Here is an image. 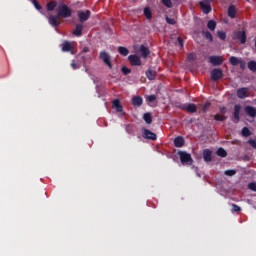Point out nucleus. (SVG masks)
I'll use <instances>...</instances> for the list:
<instances>
[{"instance_id": "f257e3e1", "label": "nucleus", "mask_w": 256, "mask_h": 256, "mask_svg": "<svg viewBox=\"0 0 256 256\" xmlns=\"http://www.w3.org/2000/svg\"><path fill=\"white\" fill-rule=\"evenodd\" d=\"M73 15V11L67 4H59L57 8V16L62 18V19H69Z\"/></svg>"}, {"instance_id": "f03ea898", "label": "nucleus", "mask_w": 256, "mask_h": 256, "mask_svg": "<svg viewBox=\"0 0 256 256\" xmlns=\"http://www.w3.org/2000/svg\"><path fill=\"white\" fill-rule=\"evenodd\" d=\"M182 165H193V157L186 151H178Z\"/></svg>"}, {"instance_id": "7ed1b4c3", "label": "nucleus", "mask_w": 256, "mask_h": 256, "mask_svg": "<svg viewBox=\"0 0 256 256\" xmlns=\"http://www.w3.org/2000/svg\"><path fill=\"white\" fill-rule=\"evenodd\" d=\"M99 59H101L104 65H106L108 68L113 69V64L111 63V55H109L108 52L106 51L100 52Z\"/></svg>"}, {"instance_id": "20e7f679", "label": "nucleus", "mask_w": 256, "mask_h": 256, "mask_svg": "<svg viewBox=\"0 0 256 256\" xmlns=\"http://www.w3.org/2000/svg\"><path fill=\"white\" fill-rule=\"evenodd\" d=\"M233 39L240 41L241 45H245L247 43V32L243 31H236L234 32Z\"/></svg>"}, {"instance_id": "39448f33", "label": "nucleus", "mask_w": 256, "mask_h": 256, "mask_svg": "<svg viewBox=\"0 0 256 256\" xmlns=\"http://www.w3.org/2000/svg\"><path fill=\"white\" fill-rule=\"evenodd\" d=\"M211 79L212 81H219L223 79V70L219 68H214L211 71Z\"/></svg>"}, {"instance_id": "423d86ee", "label": "nucleus", "mask_w": 256, "mask_h": 256, "mask_svg": "<svg viewBox=\"0 0 256 256\" xmlns=\"http://www.w3.org/2000/svg\"><path fill=\"white\" fill-rule=\"evenodd\" d=\"M236 95L238 99H247V97H249L250 95L249 88L247 87L239 88L236 92Z\"/></svg>"}, {"instance_id": "0eeeda50", "label": "nucleus", "mask_w": 256, "mask_h": 256, "mask_svg": "<svg viewBox=\"0 0 256 256\" xmlns=\"http://www.w3.org/2000/svg\"><path fill=\"white\" fill-rule=\"evenodd\" d=\"M142 136L144 139H149L150 141H157V134L153 133L151 130L144 128Z\"/></svg>"}, {"instance_id": "6e6552de", "label": "nucleus", "mask_w": 256, "mask_h": 256, "mask_svg": "<svg viewBox=\"0 0 256 256\" xmlns=\"http://www.w3.org/2000/svg\"><path fill=\"white\" fill-rule=\"evenodd\" d=\"M89 17H91V11L86 10V11H79L78 12V19L80 23H85V21L89 20Z\"/></svg>"}, {"instance_id": "1a4fd4ad", "label": "nucleus", "mask_w": 256, "mask_h": 256, "mask_svg": "<svg viewBox=\"0 0 256 256\" xmlns=\"http://www.w3.org/2000/svg\"><path fill=\"white\" fill-rule=\"evenodd\" d=\"M128 61L133 67H140L141 65V58L135 54L128 56Z\"/></svg>"}, {"instance_id": "9d476101", "label": "nucleus", "mask_w": 256, "mask_h": 256, "mask_svg": "<svg viewBox=\"0 0 256 256\" xmlns=\"http://www.w3.org/2000/svg\"><path fill=\"white\" fill-rule=\"evenodd\" d=\"M209 63H211V65L214 67H219V65H223V59L221 56H210Z\"/></svg>"}, {"instance_id": "9b49d317", "label": "nucleus", "mask_w": 256, "mask_h": 256, "mask_svg": "<svg viewBox=\"0 0 256 256\" xmlns=\"http://www.w3.org/2000/svg\"><path fill=\"white\" fill-rule=\"evenodd\" d=\"M59 19L60 17L58 15H51L49 16L48 21L52 27H59V25H61Z\"/></svg>"}, {"instance_id": "f8f14e48", "label": "nucleus", "mask_w": 256, "mask_h": 256, "mask_svg": "<svg viewBox=\"0 0 256 256\" xmlns=\"http://www.w3.org/2000/svg\"><path fill=\"white\" fill-rule=\"evenodd\" d=\"M213 152L209 149L203 150V159L206 163H211L213 161Z\"/></svg>"}, {"instance_id": "ddd939ff", "label": "nucleus", "mask_w": 256, "mask_h": 256, "mask_svg": "<svg viewBox=\"0 0 256 256\" xmlns=\"http://www.w3.org/2000/svg\"><path fill=\"white\" fill-rule=\"evenodd\" d=\"M146 77L149 79V81H155L157 78V71H155L153 68H148L146 70Z\"/></svg>"}, {"instance_id": "4468645a", "label": "nucleus", "mask_w": 256, "mask_h": 256, "mask_svg": "<svg viewBox=\"0 0 256 256\" xmlns=\"http://www.w3.org/2000/svg\"><path fill=\"white\" fill-rule=\"evenodd\" d=\"M200 8L202 9V12L205 15H209V13H211L212 8H211V4L209 3H205V2H199Z\"/></svg>"}, {"instance_id": "2eb2a0df", "label": "nucleus", "mask_w": 256, "mask_h": 256, "mask_svg": "<svg viewBox=\"0 0 256 256\" xmlns=\"http://www.w3.org/2000/svg\"><path fill=\"white\" fill-rule=\"evenodd\" d=\"M244 111L246 114H248L249 117H252L254 119V117H256V108L253 106H246L244 108Z\"/></svg>"}, {"instance_id": "dca6fc26", "label": "nucleus", "mask_w": 256, "mask_h": 256, "mask_svg": "<svg viewBox=\"0 0 256 256\" xmlns=\"http://www.w3.org/2000/svg\"><path fill=\"white\" fill-rule=\"evenodd\" d=\"M181 109H184L188 113H197V106L195 104H187L182 106Z\"/></svg>"}, {"instance_id": "f3484780", "label": "nucleus", "mask_w": 256, "mask_h": 256, "mask_svg": "<svg viewBox=\"0 0 256 256\" xmlns=\"http://www.w3.org/2000/svg\"><path fill=\"white\" fill-rule=\"evenodd\" d=\"M228 17H230V19H235V17H237V9L234 5L228 7Z\"/></svg>"}, {"instance_id": "a211bd4d", "label": "nucleus", "mask_w": 256, "mask_h": 256, "mask_svg": "<svg viewBox=\"0 0 256 256\" xmlns=\"http://www.w3.org/2000/svg\"><path fill=\"white\" fill-rule=\"evenodd\" d=\"M132 105L134 107H141L143 105V98L141 96H135L132 98Z\"/></svg>"}, {"instance_id": "6ab92c4d", "label": "nucleus", "mask_w": 256, "mask_h": 256, "mask_svg": "<svg viewBox=\"0 0 256 256\" xmlns=\"http://www.w3.org/2000/svg\"><path fill=\"white\" fill-rule=\"evenodd\" d=\"M112 106L116 109L118 113H123V106L121 105V101L119 99H115L112 102Z\"/></svg>"}, {"instance_id": "aec40b11", "label": "nucleus", "mask_w": 256, "mask_h": 256, "mask_svg": "<svg viewBox=\"0 0 256 256\" xmlns=\"http://www.w3.org/2000/svg\"><path fill=\"white\" fill-rule=\"evenodd\" d=\"M185 145V138L178 136L174 139V146L177 148L183 147Z\"/></svg>"}, {"instance_id": "412c9836", "label": "nucleus", "mask_w": 256, "mask_h": 256, "mask_svg": "<svg viewBox=\"0 0 256 256\" xmlns=\"http://www.w3.org/2000/svg\"><path fill=\"white\" fill-rule=\"evenodd\" d=\"M72 33L75 37H81V35H83V24H77Z\"/></svg>"}, {"instance_id": "4be33fe9", "label": "nucleus", "mask_w": 256, "mask_h": 256, "mask_svg": "<svg viewBox=\"0 0 256 256\" xmlns=\"http://www.w3.org/2000/svg\"><path fill=\"white\" fill-rule=\"evenodd\" d=\"M140 53L142 54L143 59H147L149 57V54L151 51H149V48L145 45L140 46Z\"/></svg>"}, {"instance_id": "5701e85b", "label": "nucleus", "mask_w": 256, "mask_h": 256, "mask_svg": "<svg viewBox=\"0 0 256 256\" xmlns=\"http://www.w3.org/2000/svg\"><path fill=\"white\" fill-rule=\"evenodd\" d=\"M240 114H241V105L236 104L234 106V119L239 121V119H241Z\"/></svg>"}, {"instance_id": "b1692460", "label": "nucleus", "mask_w": 256, "mask_h": 256, "mask_svg": "<svg viewBox=\"0 0 256 256\" xmlns=\"http://www.w3.org/2000/svg\"><path fill=\"white\" fill-rule=\"evenodd\" d=\"M143 120L147 125H151V123H153V116L150 112H146L143 114Z\"/></svg>"}, {"instance_id": "393cba45", "label": "nucleus", "mask_w": 256, "mask_h": 256, "mask_svg": "<svg viewBox=\"0 0 256 256\" xmlns=\"http://www.w3.org/2000/svg\"><path fill=\"white\" fill-rule=\"evenodd\" d=\"M62 51L64 53H69V51H73V46L68 41L62 44Z\"/></svg>"}, {"instance_id": "a878e982", "label": "nucleus", "mask_w": 256, "mask_h": 256, "mask_svg": "<svg viewBox=\"0 0 256 256\" xmlns=\"http://www.w3.org/2000/svg\"><path fill=\"white\" fill-rule=\"evenodd\" d=\"M118 53L120 55H122L123 57H127V55H129V49H127L123 46H120V47H118Z\"/></svg>"}, {"instance_id": "bb28decb", "label": "nucleus", "mask_w": 256, "mask_h": 256, "mask_svg": "<svg viewBox=\"0 0 256 256\" xmlns=\"http://www.w3.org/2000/svg\"><path fill=\"white\" fill-rule=\"evenodd\" d=\"M47 11H55V7H57L56 1H50L47 3Z\"/></svg>"}, {"instance_id": "cd10ccee", "label": "nucleus", "mask_w": 256, "mask_h": 256, "mask_svg": "<svg viewBox=\"0 0 256 256\" xmlns=\"http://www.w3.org/2000/svg\"><path fill=\"white\" fill-rule=\"evenodd\" d=\"M207 27L208 29H210V31H215L217 27V22H215V20H209L207 23Z\"/></svg>"}, {"instance_id": "c85d7f7f", "label": "nucleus", "mask_w": 256, "mask_h": 256, "mask_svg": "<svg viewBox=\"0 0 256 256\" xmlns=\"http://www.w3.org/2000/svg\"><path fill=\"white\" fill-rule=\"evenodd\" d=\"M144 15H145L146 19H152L153 13L151 12V8H149V7L144 8Z\"/></svg>"}, {"instance_id": "c756f323", "label": "nucleus", "mask_w": 256, "mask_h": 256, "mask_svg": "<svg viewBox=\"0 0 256 256\" xmlns=\"http://www.w3.org/2000/svg\"><path fill=\"white\" fill-rule=\"evenodd\" d=\"M229 61L230 63L233 65V66H237L239 65V63H241V60H239V58L235 57V56H232L229 58Z\"/></svg>"}, {"instance_id": "7c9ffc66", "label": "nucleus", "mask_w": 256, "mask_h": 256, "mask_svg": "<svg viewBox=\"0 0 256 256\" xmlns=\"http://www.w3.org/2000/svg\"><path fill=\"white\" fill-rule=\"evenodd\" d=\"M216 155H218V157H226L227 151L223 148H218V150L216 151Z\"/></svg>"}, {"instance_id": "2f4dec72", "label": "nucleus", "mask_w": 256, "mask_h": 256, "mask_svg": "<svg viewBox=\"0 0 256 256\" xmlns=\"http://www.w3.org/2000/svg\"><path fill=\"white\" fill-rule=\"evenodd\" d=\"M202 35L207 39L208 41H213V35L209 31H202Z\"/></svg>"}, {"instance_id": "473e14b6", "label": "nucleus", "mask_w": 256, "mask_h": 256, "mask_svg": "<svg viewBox=\"0 0 256 256\" xmlns=\"http://www.w3.org/2000/svg\"><path fill=\"white\" fill-rule=\"evenodd\" d=\"M214 120L215 121H227V116L225 115H219V114H215L214 115Z\"/></svg>"}, {"instance_id": "72a5a7b5", "label": "nucleus", "mask_w": 256, "mask_h": 256, "mask_svg": "<svg viewBox=\"0 0 256 256\" xmlns=\"http://www.w3.org/2000/svg\"><path fill=\"white\" fill-rule=\"evenodd\" d=\"M251 130H249L247 127L242 128V136L243 137H250Z\"/></svg>"}, {"instance_id": "f704fd0d", "label": "nucleus", "mask_w": 256, "mask_h": 256, "mask_svg": "<svg viewBox=\"0 0 256 256\" xmlns=\"http://www.w3.org/2000/svg\"><path fill=\"white\" fill-rule=\"evenodd\" d=\"M248 69H250V71H256V62L253 60L248 62Z\"/></svg>"}, {"instance_id": "c9c22d12", "label": "nucleus", "mask_w": 256, "mask_h": 256, "mask_svg": "<svg viewBox=\"0 0 256 256\" xmlns=\"http://www.w3.org/2000/svg\"><path fill=\"white\" fill-rule=\"evenodd\" d=\"M163 5H165V7H167L168 9H171V7H173V2H171V0H161Z\"/></svg>"}, {"instance_id": "e433bc0d", "label": "nucleus", "mask_w": 256, "mask_h": 256, "mask_svg": "<svg viewBox=\"0 0 256 256\" xmlns=\"http://www.w3.org/2000/svg\"><path fill=\"white\" fill-rule=\"evenodd\" d=\"M224 175H227L228 177H233V175H237V170H226L224 172Z\"/></svg>"}, {"instance_id": "4c0bfd02", "label": "nucleus", "mask_w": 256, "mask_h": 256, "mask_svg": "<svg viewBox=\"0 0 256 256\" xmlns=\"http://www.w3.org/2000/svg\"><path fill=\"white\" fill-rule=\"evenodd\" d=\"M218 37L221 41H225V39H227V34L224 31H218Z\"/></svg>"}, {"instance_id": "58836bf2", "label": "nucleus", "mask_w": 256, "mask_h": 256, "mask_svg": "<svg viewBox=\"0 0 256 256\" xmlns=\"http://www.w3.org/2000/svg\"><path fill=\"white\" fill-rule=\"evenodd\" d=\"M232 213H240L241 208L237 204H231Z\"/></svg>"}, {"instance_id": "ea45409f", "label": "nucleus", "mask_w": 256, "mask_h": 256, "mask_svg": "<svg viewBox=\"0 0 256 256\" xmlns=\"http://www.w3.org/2000/svg\"><path fill=\"white\" fill-rule=\"evenodd\" d=\"M32 3L34 5L35 9H37V11H41V9H43L41 4H39V2L37 0H33Z\"/></svg>"}, {"instance_id": "a19ab883", "label": "nucleus", "mask_w": 256, "mask_h": 256, "mask_svg": "<svg viewBox=\"0 0 256 256\" xmlns=\"http://www.w3.org/2000/svg\"><path fill=\"white\" fill-rule=\"evenodd\" d=\"M166 22L168 23V25H175V23H177V21H175V18H170L169 16H166Z\"/></svg>"}, {"instance_id": "79ce46f5", "label": "nucleus", "mask_w": 256, "mask_h": 256, "mask_svg": "<svg viewBox=\"0 0 256 256\" xmlns=\"http://www.w3.org/2000/svg\"><path fill=\"white\" fill-rule=\"evenodd\" d=\"M209 107H211V102H206L203 107H202V111L203 113H207V111L209 110Z\"/></svg>"}, {"instance_id": "37998d69", "label": "nucleus", "mask_w": 256, "mask_h": 256, "mask_svg": "<svg viewBox=\"0 0 256 256\" xmlns=\"http://www.w3.org/2000/svg\"><path fill=\"white\" fill-rule=\"evenodd\" d=\"M121 71H122L123 75H129V73H131V69L127 68L126 66H123L121 68Z\"/></svg>"}, {"instance_id": "c03bdc74", "label": "nucleus", "mask_w": 256, "mask_h": 256, "mask_svg": "<svg viewBox=\"0 0 256 256\" xmlns=\"http://www.w3.org/2000/svg\"><path fill=\"white\" fill-rule=\"evenodd\" d=\"M156 100H157V96L155 94H152V95L147 97V101L149 103H153V101H156Z\"/></svg>"}, {"instance_id": "a18cd8bd", "label": "nucleus", "mask_w": 256, "mask_h": 256, "mask_svg": "<svg viewBox=\"0 0 256 256\" xmlns=\"http://www.w3.org/2000/svg\"><path fill=\"white\" fill-rule=\"evenodd\" d=\"M248 189H250L251 191H256V183L255 182L249 183Z\"/></svg>"}, {"instance_id": "49530a36", "label": "nucleus", "mask_w": 256, "mask_h": 256, "mask_svg": "<svg viewBox=\"0 0 256 256\" xmlns=\"http://www.w3.org/2000/svg\"><path fill=\"white\" fill-rule=\"evenodd\" d=\"M248 143L253 149H256V141L253 139L248 140Z\"/></svg>"}, {"instance_id": "de8ad7c7", "label": "nucleus", "mask_w": 256, "mask_h": 256, "mask_svg": "<svg viewBox=\"0 0 256 256\" xmlns=\"http://www.w3.org/2000/svg\"><path fill=\"white\" fill-rule=\"evenodd\" d=\"M177 42H178V44L180 46V49H183V38L182 37H178L177 38Z\"/></svg>"}, {"instance_id": "09e8293b", "label": "nucleus", "mask_w": 256, "mask_h": 256, "mask_svg": "<svg viewBox=\"0 0 256 256\" xmlns=\"http://www.w3.org/2000/svg\"><path fill=\"white\" fill-rule=\"evenodd\" d=\"M70 65L72 69H79V66L77 65V63H75V60H73Z\"/></svg>"}, {"instance_id": "8fccbe9b", "label": "nucleus", "mask_w": 256, "mask_h": 256, "mask_svg": "<svg viewBox=\"0 0 256 256\" xmlns=\"http://www.w3.org/2000/svg\"><path fill=\"white\" fill-rule=\"evenodd\" d=\"M220 113H222V115H225V113H227V108L220 107Z\"/></svg>"}, {"instance_id": "3c124183", "label": "nucleus", "mask_w": 256, "mask_h": 256, "mask_svg": "<svg viewBox=\"0 0 256 256\" xmlns=\"http://www.w3.org/2000/svg\"><path fill=\"white\" fill-rule=\"evenodd\" d=\"M213 1L214 0H202V1H200V3H208V4H210L211 5V3H213Z\"/></svg>"}, {"instance_id": "603ef678", "label": "nucleus", "mask_w": 256, "mask_h": 256, "mask_svg": "<svg viewBox=\"0 0 256 256\" xmlns=\"http://www.w3.org/2000/svg\"><path fill=\"white\" fill-rule=\"evenodd\" d=\"M82 53H89V47L85 46L82 50Z\"/></svg>"}, {"instance_id": "864d4df0", "label": "nucleus", "mask_w": 256, "mask_h": 256, "mask_svg": "<svg viewBox=\"0 0 256 256\" xmlns=\"http://www.w3.org/2000/svg\"><path fill=\"white\" fill-rule=\"evenodd\" d=\"M188 59H193V54H189Z\"/></svg>"}, {"instance_id": "5fc2aeb1", "label": "nucleus", "mask_w": 256, "mask_h": 256, "mask_svg": "<svg viewBox=\"0 0 256 256\" xmlns=\"http://www.w3.org/2000/svg\"><path fill=\"white\" fill-rule=\"evenodd\" d=\"M246 1H250V0H246Z\"/></svg>"}]
</instances>
